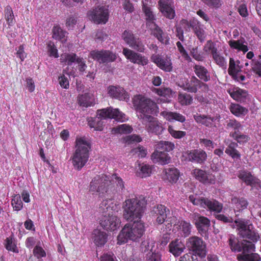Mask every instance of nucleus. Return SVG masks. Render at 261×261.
Masks as SVG:
<instances>
[{
  "label": "nucleus",
  "mask_w": 261,
  "mask_h": 261,
  "mask_svg": "<svg viewBox=\"0 0 261 261\" xmlns=\"http://www.w3.org/2000/svg\"><path fill=\"white\" fill-rule=\"evenodd\" d=\"M124 189L122 178L116 174L111 176L101 174L95 176L90 182L89 191L98 193L100 196L122 193Z\"/></svg>",
  "instance_id": "nucleus-1"
},
{
  "label": "nucleus",
  "mask_w": 261,
  "mask_h": 261,
  "mask_svg": "<svg viewBox=\"0 0 261 261\" xmlns=\"http://www.w3.org/2000/svg\"><path fill=\"white\" fill-rule=\"evenodd\" d=\"M228 244L233 252H242L243 254L238 255L239 261H259L260 258L256 253H249L254 251V244L248 241L243 240L240 242L234 236L229 235Z\"/></svg>",
  "instance_id": "nucleus-2"
},
{
  "label": "nucleus",
  "mask_w": 261,
  "mask_h": 261,
  "mask_svg": "<svg viewBox=\"0 0 261 261\" xmlns=\"http://www.w3.org/2000/svg\"><path fill=\"white\" fill-rule=\"evenodd\" d=\"M75 143V150L71 160L74 169L80 170L88 160L90 145L85 137L77 138Z\"/></svg>",
  "instance_id": "nucleus-3"
},
{
  "label": "nucleus",
  "mask_w": 261,
  "mask_h": 261,
  "mask_svg": "<svg viewBox=\"0 0 261 261\" xmlns=\"http://www.w3.org/2000/svg\"><path fill=\"white\" fill-rule=\"evenodd\" d=\"M146 204L145 198L142 196L125 200L124 205V218L131 221L141 220Z\"/></svg>",
  "instance_id": "nucleus-4"
},
{
  "label": "nucleus",
  "mask_w": 261,
  "mask_h": 261,
  "mask_svg": "<svg viewBox=\"0 0 261 261\" xmlns=\"http://www.w3.org/2000/svg\"><path fill=\"white\" fill-rule=\"evenodd\" d=\"M133 103L139 113V118L143 122L148 117H152L151 115L157 112L156 104L149 98L141 95L135 96L133 98Z\"/></svg>",
  "instance_id": "nucleus-5"
},
{
  "label": "nucleus",
  "mask_w": 261,
  "mask_h": 261,
  "mask_svg": "<svg viewBox=\"0 0 261 261\" xmlns=\"http://www.w3.org/2000/svg\"><path fill=\"white\" fill-rule=\"evenodd\" d=\"M107 118H113L121 122L127 119L125 114L120 111L118 109H113L110 107L108 109L98 110L97 117L94 118L92 122H89V125L91 127L94 128L95 130H101L103 125L101 120Z\"/></svg>",
  "instance_id": "nucleus-6"
},
{
  "label": "nucleus",
  "mask_w": 261,
  "mask_h": 261,
  "mask_svg": "<svg viewBox=\"0 0 261 261\" xmlns=\"http://www.w3.org/2000/svg\"><path fill=\"white\" fill-rule=\"evenodd\" d=\"M142 9L145 13L146 19L148 21L147 25L152 31L153 35L158 39V40L163 44H169V38L165 35L163 31L153 22L155 19V15L153 13L147 4L142 2Z\"/></svg>",
  "instance_id": "nucleus-7"
},
{
  "label": "nucleus",
  "mask_w": 261,
  "mask_h": 261,
  "mask_svg": "<svg viewBox=\"0 0 261 261\" xmlns=\"http://www.w3.org/2000/svg\"><path fill=\"white\" fill-rule=\"evenodd\" d=\"M235 223L238 234L241 237L248 239L253 242H256L259 239L258 233L249 220L238 219L235 220Z\"/></svg>",
  "instance_id": "nucleus-8"
},
{
  "label": "nucleus",
  "mask_w": 261,
  "mask_h": 261,
  "mask_svg": "<svg viewBox=\"0 0 261 261\" xmlns=\"http://www.w3.org/2000/svg\"><path fill=\"white\" fill-rule=\"evenodd\" d=\"M189 198L194 205L208 208L212 211L219 213L223 208L222 204L213 199H210L197 195H190Z\"/></svg>",
  "instance_id": "nucleus-9"
},
{
  "label": "nucleus",
  "mask_w": 261,
  "mask_h": 261,
  "mask_svg": "<svg viewBox=\"0 0 261 261\" xmlns=\"http://www.w3.org/2000/svg\"><path fill=\"white\" fill-rule=\"evenodd\" d=\"M155 212L157 215L156 222L162 224L165 222L167 228L171 230L172 225L176 223V218L170 213L169 209L163 205H158Z\"/></svg>",
  "instance_id": "nucleus-10"
},
{
  "label": "nucleus",
  "mask_w": 261,
  "mask_h": 261,
  "mask_svg": "<svg viewBox=\"0 0 261 261\" xmlns=\"http://www.w3.org/2000/svg\"><path fill=\"white\" fill-rule=\"evenodd\" d=\"M178 86L184 90L191 93H196L198 89L206 92L208 90L207 85L200 81L195 76H192L189 81L186 79H182L179 82Z\"/></svg>",
  "instance_id": "nucleus-11"
},
{
  "label": "nucleus",
  "mask_w": 261,
  "mask_h": 261,
  "mask_svg": "<svg viewBox=\"0 0 261 261\" xmlns=\"http://www.w3.org/2000/svg\"><path fill=\"white\" fill-rule=\"evenodd\" d=\"M122 38L131 48L140 53L145 52L146 48L142 40L132 31H124L122 34Z\"/></svg>",
  "instance_id": "nucleus-12"
},
{
  "label": "nucleus",
  "mask_w": 261,
  "mask_h": 261,
  "mask_svg": "<svg viewBox=\"0 0 261 261\" xmlns=\"http://www.w3.org/2000/svg\"><path fill=\"white\" fill-rule=\"evenodd\" d=\"M186 245L188 249L195 255L204 257L206 255V245L201 238L193 236L187 240Z\"/></svg>",
  "instance_id": "nucleus-13"
},
{
  "label": "nucleus",
  "mask_w": 261,
  "mask_h": 261,
  "mask_svg": "<svg viewBox=\"0 0 261 261\" xmlns=\"http://www.w3.org/2000/svg\"><path fill=\"white\" fill-rule=\"evenodd\" d=\"M124 226L128 231L129 240L133 241H137L141 238L145 230L144 223L141 220L135 221L133 223Z\"/></svg>",
  "instance_id": "nucleus-14"
},
{
  "label": "nucleus",
  "mask_w": 261,
  "mask_h": 261,
  "mask_svg": "<svg viewBox=\"0 0 261 261\" xmlns=\"http://www.w3.org/2000/svg\"><path fill=\"white\" fill-rule=\"evenodd\" d=\"M90 20L94 23H106L108 20V10L104 7L96 8L88 12Z\"/></svg>",
  "instance_id": "nucleus-15"
},
{
  "label": "nucleus",
  "mask_w": 261,
  "mask_h": 261,
  "mask_svg": "<svg viewBox=\"0 0 261 261\" xmlns=\"http://www.w3.org/2000/svg\"><path fill=\"white\" fill-rule=\"evenodd\" d=\"M150 60L163 71L168 72L172 71L173 66L170 57L154 54L151 55Z\"/></svg>",
  "instance_id": "nucleus-16"
},
{
  "label": "nucleus",
  "mask_w": 261,
  "mask_h": 261,
  "mask_svg": "<svg viewBox=\"0 0 261 261\" xmlns=\"http://www.w3.org/2000/svg\"><path fill=\"white\" fill-rule=\"evenodd\" d=\"M90 55L99 63L112 62L117 58L116 54L107 50H93L91 51Z\"/></svg>",
  "instance_id": "nucleus-17"
},
{
  "label": "nucleus",
  "mask_w": 261,
  "mask_h": 261,
  "mask_svg": "<svg viewBox=\"0 0 261 261\" xmlns=\"http://www.w3.org/2000/svg\"><path fill=\"white\" fill-rule=\"evenodd\" d=\"M100 224L107 230H114L120 227V221L117 216L109 213L101 218Z\"/></svg>",
  "instance_id": "nucleus-18"
},
{
  "label": "nucleus",
  "mask_w": 261,
  "mask_h": 261,
  "mask_svg": "<svg viewBox=\"0 0 261 261\" xmlns=\"http://www.w3.org/2000/svg\"><path fill=\"white\" fill-rule=\"evenodd\" d=\"M142 122L145 125L146 130L149 133L160 135L164 129L162 122L153 117H148L147 120Z\"/></svg>",
  "instance_id": "nucleus-19"
},
{
  "label": "nucleus",
  "mask_w": 261,
  "mask_h": 261,
  "mask_svg": "<svg viewBox=\"0 0 261 261\" xmlns=\"http://www.w3.org/2000/svg\"><path fill=\"white\" fill-rule=\"evenodd\" d=\"M122 53L125 57L134 64L145 66L148 63L147 58L130 49L123 48Z\"/></svg>",
  "instance_id": "nucleus-20"
},
{
  "label": "nucleus",
  "mask_w": 261,
  "mask_h": 261,
  "mask_svg": "<svg viewBox=\"0 0 261 261\" xmlns=\"http://www.w3.org/2000/svg\"><path fill=\"white\" fill-rule=\"evenodd\" d=\"M173 4L172 0H159L158 2L160 11L170 19H173L175 15Z\"/></svg>",
  "instance_id": "nucleus-21"
},
{
  "label": "nucleus",
  "mask_w": 261,
  "mask_h": 261,
  "mask_svg": "<svg viewBox=\"0 0 261 261\" xmlns=\"http://www.w3.org/2000/svg\"><path fill=\"white\" fill-rule=\"evenodd\" d=\"M207 157L206 152L201 149L192 150L188 153L189 161L196 163H203L206 160Z\"/></svg>",
  "instance_id": "nucleus-22"
},
{
  "label": "nucleus",
  "mask_w": 261,
  "mask_h": 261,
  "mask_svg": "<svg viewBox=\"0 0 261 261\" xmlns=\"http://www.w3.org/2000/svg\"><path fill=\"white\" fill-rule=\"evenodd\" d=\"M108 92L111 97L120 100L127 101L129 99L128 93L123 88L120 87L109 86L108 88Z\"/></svg>",
  "instance_id": "nucleus-23"
},
{
  "label": "nucleus",
  "mask_w": 261,
  "mask_h": 261,
  "mask_svg": "<svg viewBox=\"0 0 261 261\" xmlns=\"http://www.w3.org/2000/svg\"><path fill=\"white\" fill-rule=\"evenodd\" d=\"M197 228L200 231H205L210 225V221L206 217L195 213L191 215Z\"/></svg>",
  "instance_id": "nucleus-24"
},
{
  "label": "nucleus",
  "mask_w": 261,
  "mask_h": 261,
  "mask_svg": "<svg viewBox=\"0 0 261 261\" xmlns=\"http://www.w3.org/2000/svg\"><path fill=\"white\" fill-rule=\"evenodd\" d=\"M192 173L197 179L204 184H213L215 182L216 178L214 175L207 174L202 170L195 169L193 170Z\"/></svg>",
  "instance_id": "nucleus-25"
},
{
  "label": "nucleus",
  "mask_w": 261,
  "mask_h": 261,
  "mask_svg": "<svg viewBox=\"0 0 261 261\" xmlns=\"http://www.w3.org/2000/svg\"><path fill=\"white\" fill-rule=\"evenodd\" d=\"M169 251L174 256H179L186 249L184 244L179 239H175L170 243Z\"/></svg>",
  "instance_id": "nucleus-26"
},
{
  "label": "nucleus",
  "mask_w": 261,
  "mask_h": 261,
  "mask_svg": "<svg viewBox=\"0 0 261 261\" xmlns=\"http://www.w3.org/2000/svg\"><path fill=\"white\" fill-rule=\"evenodd\" d=\"M151 159L155 163L161 165H165L171 162V158L164 151H154L151 155Z\"/></svg>",
  "instance_id": "nucleus-27"
},
{
  "label": "nucleus",
  "mask_w": 261,
  "mask_h": 261,
  "mask_svg": "<svg viewBox=\"0 0 261 261\" xmlns=\"http://www.w3.org/2000/svg\"><path fill=\"white\" fill-rule=\"evenodd\" d=\"M238 177L247 185L253 186L258 183V179L253 176L250 172L246 170H241L238 173Z\"/></svg>",
  "instance_id": "nucleus-28"
},
{
  "label": "nucleus",
  "mask_w": 261,
  "mask_h": 261,
  "mask_svg": "<svg viewBox=\"0 0 261 261\" xmlns=\"http://www.w3.org/2000/svg\"><path fill=\"white\" fill-rule=\"evenodd\" d=\"M227 91L233 99L240 102L244 101L248 95L246 91L239 88H234Z\"/></svg>",
  "instance_id": "nucleus-29"
},
{
  "label": "nucleus",
  "mask_w": 261,
  "mask_h": 261,
  "mask_svg": "<svg viewBox=\"0 0 261 261\" xmlns=\"http://www.w3.org/2000/svg\"><path fill=\"white\" fill-rule=\"evenodd\" d=\"M191 25L198 39L200 42H203L206 37L205 32L203 28V26L199 21L196 20L192 21Z\"/></svg>",
  "instance_id": "nucleus-30"
},
{
  "label": "nucleus",
  "mask_w": 261,
  "mask_h": 261,
  "mask_svg": "<svg viewBox=\"0 0 261 261\" xmlns=\"http://www.w3.org/2000/svg\"><path fill=\"white\" fill-rule=\"evenodd\" d=\"M92 239L96 245L102 246L107 242V233L98 229H95L92 233Z\"/></svg>",
  "instance_id": "nucleus-31"
},
{
  "label": "nucleus",
  "mask_w": 261,
  "mask_h": 261,
  "mask_svg": "<svg viewBox=\"0 0 261 261\" xmlns=\"http://www.w3.org/2000/svg\"><path fill=\"white\" fill-rule=\"evenodd\" d=\"M165 173L164 179L169 182H176L179 178V172L178 170L174 168H168L164 171Z\"/></svg>",
  "instance_id": "nucleus-32"
},
{
  "label": "nucleus",
  "mask_w": 261,
  "mask_h": 261,
  "mask_svg": "<svg viewBox=\"0 0 261 261\" xmlns=\"http://www.w3.org/2000/svg\"><path fill=\"white\" fill-rule=\"evenodd\" d=\"M238 146V143L234 142H230L227 144L225 149V153L234 160H240L241 159V154L237 149Z\"/></svg>",
  "instance_id": "nucleus-33"
},
{
  "label": "nucleus",
  "mask_w": 261,
  "mask_h": 261,
  "mask_svg": "<svg viewBox=\"0 0 261 261\" xmlns=\"http://www.w3.org/2000/svg\"><path fill=\"white\" fill-rule=\"evenodd\" d=\"M160 114L165 119L169 121L175 120L180 122H184L186 120V118L185 116L176 112L164 111L162 112Z\"/></svg>",
  "instance_id": "nucleus-34"
},
{
  "label": "nucleus",
  "mask_w": 261,
  "mask_h": 261,
  "mask_svg": "<svg viewBox=\"0 0 261 261\" xmlns=\"http://www.w3.org/2000/svg\"><path fill=\"white\" fill-rule=\"evenodd\" d=\"M194 71L197 76L204 82L210 80L211 76L208 70L203 66L195 65L194 67Z\"/></svg>",
  "instance_id": "nucleus-35"
},
{
  "label": "nucleus",
  "mask_w": 261,
  "mask_h": 261,
  "mask_svg": "<svg viewBox=\"0 0 261 261\" xmlns=\"http://www.w3.org/2000/svg\"><path fill=\"white\" fill-rule=\"evenodd\" d=\"M194 120L198 123H200L207 127H212L213 122L215 120L214 118H212L204 115L196 114L194 115Z\"/></svg>",
  "instance_id": "nucleus-36"
},
{
  "label": "nucleus",
  "mask_w": 261,
  "mask_h": 261,
  "mask_svg": "<svg viewBox=\"0 0 261 261\" xmlns=\"http://www.w3.org/2000/svg\"><path fill=\"white\" fill-rule=\"evenodd\" d=\"M244 43H245V41L244 38L237 41L230 40L228 42V44L231 48L237 49L239 51H242L245 53L248 50V48L246 44H244Z\"/></svg>",
  "instance_id": "nucleus-37"
},
{
  "label": "nucleus",
  "mask_w": 261,
  "mask_h": 261,
  "mask_svg": "<svg viewBox=\"0 0 261 261\" xmlns=\"http://www.w3.org/2000/svg\"><path fill=\"white\" fill-rule=\"evenodd\" d=\"M231 202L238 211L246 208L248 205L247 200L243 197H232L231 199Z\"/></svg>",
  "instance_id": "nucleus-38"
},
{
  "label": "nucleus",
  "mask_w": 261,
  "mask_h": 261,
  "mask_svg": "<svg viewBox=\"0 0 261 261\" xmlns=\"http://www.w3.org/2000/svg\"><path fill=\"white\" fill-rule=\"evenodd\" d=\"M229 109L233 115L238 117L244 116L248 112L246 108L237 103H231Z\"/></svg>",
  "instance_id": "nucleus-39"
},
{
  "label": "nucleus",
  "mask_w": 261,
  "mask_h": 261,
  "mask_svg": "<svg viewBox=\"0 0 261 261\" xmlns=\"http://www.w3.org/2000/svg\"><path fill=\"white\" fill-rule=\"evenodd\" d=\"M78 102L80 106L85 107H90L93 105V95L90 93H85L78 97Z\"/></svg>",
  "instance_id": "nucleus-40"
},
{
  "label": "nucleus",
  "mask_w": 261,
  "mask_h": 261,
  "mask_svg": "<svg viewBox=\"0 0 261 261\" xmlns=\"http://www.w3.org/2000/svg\"><path fill=\"white\" fill-rule=\"evenodd\" d=\"M151 91L160 96H163L166 99L171 98L172 96L173 91L169 88L161 87L156 88L152 87Z\"/></svg>",
  "instance_id": "nucleus-41"
},
{
  "label": "nucleus",
  "mask_w": 261,
  "mask_h": 261,
  "mask_svg": "<svg viewBox=\"0 0 261 261\" xmlns=\"http://www.w3.org/2000/svg\"><path fill=\"white\" fill-rule=\"evenodd\" d=\"M193 100V97L190 94L187 93H179L178 95V101L181 105H190L192 103Z\"/></svg>",
  "instance_id": "nucleus-42"
},
{
  "label": "nucleus",
  "mask_w": 261,
  "mask_h": 261,
  "mask_svg": "<svg viewBox=\"0 0 261 261\" xmlns=\"http://www.w3.org/2000/svg\"><path fill=\"white\" fill-rule=\"evenodd\" d=\"M133 131L132 127L127 124L119 125L115 127H113L112 132L114 134H129Z\"/></svg>",
  "instance_id": "nucleus-43"
},
{
  "label": "nucleus",
  "mask_w": 261,
  "mask_h": 261,
  "mask_svg": "<svg viewBox=\"0 0 261 261\" xmlns=\"http://www.w3.org/2000/svg\"><path fill=\"white\" fill-rule=\"evenodd\" d=\"M77 59L79 58L76 57L75 54H63L61 56L60 61L61 63H65L70 65L72 63L75 62H76V59Z\"/></svg>",
  "instance_id": "nucleus-44"
},
{
  "label": "nucleus",
  "mask_w": 261,
  "mask_h": 261,
  "mask_svg": "<svg viewBox=\"0 0 261 261\" xmlns=\"http://www.w3.org/2000/svg\"><path fill=\"white\" fill-rule=\"evenodd\" d=\"M52 32L54 38L61 40L62 42L65 40L64 38L67 34V32L64 31L60 27L58 26L54 27Z\"/></svg>",
  "instance_id": "nucleus-45"
},
{
  "label": "nucleus",
  "mask_w": 261,
  "mask_h": 261,
  "mask_svg": "<svg viewBox=\"0 0 261 261\" xmlns=\"http://www.w3.org/2000/svg\"><path fill=\"white\" fill-rule=\"evenodd\" d=\"M5 246L7 250L15 253H18L15 239L12 237L7 238L5 240Z\"/></svg>",
  "instance_id": "nucleus-46"
},
{
  "label": "nucleus",
  "mask_w": 261,
  "mask_h": 261,
  "mask_svg": "<svg viewBox=\"0 0 261 261\" xmlns=\"http://www.w3.org/2000/svg\"><path fill=\"white\" fill-rule=\"evenodd\" d=\"M151 172V169L150 166L147 164H142L139 167L137 174L139 177L144 178L149 176Z\"/></svg>",
  "instance_id": "nucleus-47"
},
{
  "label": "nucleus",
  "mask_w": 261,
  "mask_h": 261,
  "mask_svg": "<svg viewBox=\"0 0 261 261\" xmlns=\"http://www.w3.org/2000/svg\"><path fill=\"white\" fill-rule=\"evenodd\" d=\"M230 136L233 138L239 143H244L247 142L249 139L248 136L243 134L239 132H230Z\"/></svg>",
  "instance_id": "nucleus-48"
},
{
  "label": "nucleus",
  "mask_w": 261,
  "mask_h": 261,
  "mask_svg": "<svg viewBox=\"0 0 261 261\" xmlns=\"http://www.w3.org/2000/svg\"><path fill=\"white\" fill-rule=\"evenodd\" d=\"M235 212V210H229V214H226L227 216L225 215L224 214H219L216 216V218L224 223H231L233 222V219L232 218V215Z\"/></svg>",
  "instance_id": "nucleus-49"
},
{
  "label": "nucleus",
  "mask_w": 261,
  "mask_h": 261,
  "mask_svg": "<svg viewBox=\"0 0 261 261\" xmlns=\"http://www.w3.org/2000/svg\"><path fill=\"white\" fill-rule=\"evenodd\" d=\"M203 50L205 53L207 54L211 53L212 56L218 51L215 44L211 40H208L206 42L203 47Z\"/></svg>",
  "instance_id": "nucleus-50"
},
{
  "label": "nucleus",
  "mask_w": 261,
  "mask_h": 261,
  "mask_svg": "<svg viewBox=\"0 0 261 261\" xmlns=\"http://www.w3.org/2000/svg\"><path fill=\"white\" fill-rule=\"evenodd\" d=\"M168 131L171 136L175 139H180L186 136V132L175 130L172 126H169Z\"/></svg>",
  "instance_id": "nucleus-51"
},
{
  "label": "nucleus",
  "mask_w": 261,
  "mask_h": 261,
  "mask_svg": "<svg viewBox=\"0 0 261 261\" xmlns=\"http://www.w3.org/2000/svg\"><path fill=\"white\" fill-rule=\"evenodd\" d=\"M227 128L234 130L233 132H238L243 128L241 123L234 119L229 120L227 124Z\"/></svg>",
  "instance_id": "nucleus-52"
},
{
  "label": "nucleus",
  "mask_w": 261,
  "mask_h": 261,
  "mask_svg": "<svg viewBox=\"0 0 261 261\" xmlns=\"http://www.w3.org/2000/svg\"><path fill=\"white\" fill-rule=\"evenodd\" d=\"M158 145L159 148L166 151H170L175 148L174 144L169 141H160Z\"/></svg>",
  "instance_id": "nucleus-53"
},
{
  "label": "nucleus",
  "mask_w": 261,
  "mask_h": 261,
  "mask_svg": "<svg viewBox=\"0 0 261 261\" xmlns=\"http://www.w3.org/2000/svg\"><path fill=\"white\" fill-rule=\"evenodd\" d=\"M212 57L216 64L220 67H225L226 66V62L224 58L221 56L218 51L214 54Z\"/></svg>",
  "instance_id": "nucleus-54"
},
{
  "label": "nucleus",
  "mask_w": 261,
  "mask_h": 261,
  "mask_svg": "<svg viewBox=\"0 0 261 261\" xmlns=\"http://www.w3.org/2000/svg\"><path fill=\"white\" fill-rule=\"evenodd\" d=\"M12 205L16 211H19L22 208L23 204L19 195H15L13 196Z\"/></svg>",
  "instance_id": "nucleus-55"
},
{
  "label": "nucleus",
  "mask_w": 261,
  "mask_h": 261,
  "mask_svg": "<svg viewBox=\"0 0 261 261\" xmlns=\"http://www.w3.org/2000/svg\"><path fill=\"white\" fill-rule=\"evenodd\" d=\"M176 46L178 50L179 51L182 57L188 62H192V59L188 54L187 51L185 49L184 47L181 44V42L178 41L176 42Z\"/></svg>",
  "instance_id": "nucleus-56"
},
{
  "label": "nucleus",
  "mask_w": 261,
  "mask_h": 261,
  "mask_svg": "<svg viewBox=\"0 0 261 261\" xmlns=\"http://www.w3.org/2000/svg\"><path fill=\"white\" fill-rule=\"evenodd\" d=\"M153 243L152 242L150 243L149 242V241L146 240L142 242L141 243V248L142 249V251L145 252L147 251H149L148 253L147 254V258L148 257V255H151L152 253L155 254V252H152V249H153ZM147 260V258L146 259V260Z\"/></svg>",
  "instance_id": "nucleus-57"
},
{
  "label": "nucleus",
  "mask_w": 261,
  "mask_h": 261,
  "mask_svg": "<svg viewBox=\"0 0 261 261\" xmlns=\"http://www.w3.org/2000/svg\"><path fill=\"white\" fill-rule=\"evenodd\" d=\"M127 232L124 226L117 237L118 244H122L127 242V240L129 239Z\"/></svg>",
  "instance_id": "nucleus-58"
},
{
  "label": "nucleus",
  "mask_w": 261,
  "mask_h": 261,
  "mask_svg": "<svg viewBox=\"0 0 261 261\" xmlns=\"http://www.w3.org/2000/svg\"><path fill=\"white\" fill-rule=\"evenodd\" d=\"M239 71V66L236 65L235 61L232 58H230L228 72L230 76H232Z\"/></svg>",
  "instance_id": "nucleus-59"
},
{
  "label": "nucleus",
  "mask_w": 261,
  "mask_h": 261,
  "mask_svg": "<svg viewBox=\"0 0 261 261\" xmlns=\"http://www.w3.org/2000/svg\"><path fill=\"white\" fill-rule=\"evenodd\" d=\"M180 228L182 232V235L187 237L191 232V225L189 222L182 221L180 225Z\"/></svg>",
  "instance_id": "nucleus-60"
},
{
  "label": "nucleus",
  "mask_w": 261,
  "mask_h": 261,
  "mask_svg": "<svg viewBox=\"0 0 261 261\" xmlns=\"http://www.w3.org/2000/svg\"><path fill=\"white\" fill-rule=\"evenodd\" d=\"M190 55L193 58L198 61H203L205 57L198 52V47H193L190 49Z\"/></svg>",
  "instance_id": "nucleus-61"
},
{
  "label": "nucleus",
  "mask_w": 261,
  "mask_h": 261,
  "mask_svg": "<svg viewBox=\"0 0 261 261\" xmlns=\"http://www.w3.org/2000/svg\"><path fill=\"white\" fill-rule=\"evenodd\" d=\"M133 154H138L139 158H144L147 154V150L143 146H138L131 151Z\"/></svg>",
  "instance_id": "nucleus-62"
},
{
  "label": "nucleus",
  "mask_w": 261,
  "mask_h": 261,
  "mask_svg": "<svg viewBox=\"0 0 261 261\" xmlns=\"http://www.w3.org/2000/svg\"><path fill=\"white\" fill-rule=\"evenodd\" d=\"M251 62H252V70L259 77H261V62L258 61H254V60H252Z\"/></svg>",
  "instance_id": "nucleus-63"
},
{
  "label": "nucleus",
  "mask_w": 261,
  "mask_h": 261,
  "mask_svg": "<svg viewBox=\"0 0 261 261\" xmlns=\"http://www.w3.org/2000/svg\"><path fill=\"white\" fill-rule=\"evenodd\" d=\"M179 261H198L196 255H194L191 253H186L181 256Z\"/></svg>",
  "instance_id": "nucleus-64"
}]
</instances>
